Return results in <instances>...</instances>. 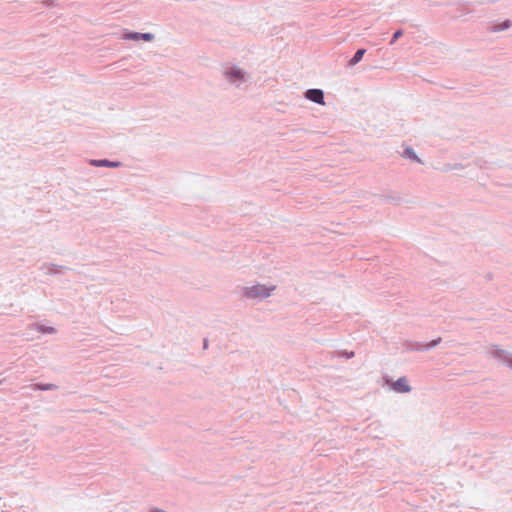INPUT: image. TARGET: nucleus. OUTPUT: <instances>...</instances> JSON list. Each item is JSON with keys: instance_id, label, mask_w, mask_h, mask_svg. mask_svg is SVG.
I'll return each mask as SVG.
<instances>
[{"instance_id": "nucleus-1", "label": "nucleus", "mask_w": 512, "mask_h": 512, "mask_svg": "<svg viewBox=\"0 0 512 512\" xmlns=\"http://www.w3.org/2000/svg\"><path fill=\"white\" fill-rule=\"evenodd\" d=\"M222 77L231 86L241 89L248 82L250 75L238 65L226 63L222 66Z\"/></svg>"}, {"instance_id": "nucleus-2", "label": "nucleus", "mask_w": 512, "mask_h": 512, "mask_svg": "<svg viewBox=\"0 0 512 512\" xmlns=\"http://www.w3.org/2000/svg\"><path fill=\"white\" fill-rule=\"evenodd\" d=\"M275 290V286H266L264 284L257 283L252 286H245L242 288V296L250 300H264L271 296Z\"/></svg>"}, {"instance_id": "nucleus-3", "label": "nucleus", "mask_w": 512, "mask_h": 512, "mask_svg": "<svg viewBox=\"0 0 512 512\" xmlns=\"http://www.w3.org/2000/svg\"><path fill=\"white\" fill-rule=\"evenodd\" d=\"M490 355L512 369V353L494 345L491 348Z\"/></svg>"}, {"instance_id": "nucleus-4", "label": "nucleus", "mask_w": 512, "mask_h": 512, "mask_svg": "<svg viewBox=\"0 0 512 512\" xmlns=\"http://www.w3.org/2000/svg\"><path fill=\"white\" fill-rule=\"evenodd\" d=\"M441 338H437V339H434L432 341H430L429 343H426V344H423V343H419V342H409L407 344V350L408 351H420V352H423V351H428L434 347H436L440 342H441Z\"/></svg>"}, {"instance_id": "nucleus-5", "label": "nucleus", "mask_w": 512, "mask_h": 512, "mask_svg": "<svg viewBox=\"0 0 512 512\" xmlns=\"http://www.w3.org/2000/svg\"><path fill=\"white\" fill-rule=\"evenodd\" d=\"M154 38H155L154 34L150 33V32L141 33V32L127 31L122 35V39L132 40V41L143 40L146 42H151L154 40Z\"/></svg>"}, {"instance_id": "nucleus-6", "label": "nucleus", "mask_w": 512, "mask_h": 512, "mask_svg": "<svg viewBox=\"0 0 512 512\" xmlns=\"http://www.w3.org/2000/svg\"><path fill=\"white\" fill-rule=\"evenodd\" d=\"M305 98L313 103L324 105V92L321 89L311 88L305 92Z\"/></svg>"}, {"instance_id": "nucleus-7", "label": "nucleus", "mask_w": 512, "mask_h": 512, "mask_svg": "<svg viewBox=\"0 0 512 512\" xmlns=\"http://www.w3.org/2000/svg\"><path fill=\"white\" fill-rule=\"evenodd\" d=\"M391 387L397 393H409L411 386L405 376L398 378L396 381L391 383Z\"/></svg>"}, {"instance_id": "nucleus-8", "label": "nucleus", "mask_w": 512, "mask_h": 512, "mask_svg": "<svg viewBox=\"0 0 512 512\" xmlns=\"http://www.w3.org/2000/svg\"><path fill=\"white\" fill-rule=\"evenodd\" d=\"M41 270H44L47 275H59V274H62L63 271L69 270V268L65 267V266L56 265V264L44 263L41 266Z\"/></svg>"}, {"instance_id": "nucleus-9", "label": "nucleus", "mask_w": 512, "mask_h": 512, "mask_svg": "<svg viewBox=\"0 0 512 512\" xmlns=\"http://www.w3.org/2000/svg\"><path fill=\"white\" fill-rule=\"evenodd\" d=\"M89 164L94 167H109V168H117L122 164L119 161H110L108 159H91Z\"/></svg>"}, {"instance_id": "nucleus-10", "label": "nucleus", "mask_w": 512, "mask_h": 512, "mask_svg": "<svg viewBox=\"0 0 512 512\" xmlns=\"http://www.w3.org/2000/svg\"><path fill=\"white\" fill-rule=\"evenodd\" d=\"M402 157L405 159H408V160L415 161L419 164L423 163L422 160L417 156V154L415 153L413 148L410 146H407L404 148V150L402 152Z\"/></svg>"}, {"instance_id": "nucleus-11", "label": "nucleus", "mask_w": 512, "mask_h": 512, "mask_svg": "<svg viewBox=\"0 0 512 512\" xmlns=\"http://www.w3.org/2000/svg\"><path fill=\"white\" fill-rule=\"evenodd\" d=\"M512 25V22L507 19L501 23H495L493 24L490 28H489V31L490 32H493V33H497V32H501V31H504V30H507L511 27Z\"/></svg>"}, {"instance_id": "nucleus-12", "label": "nucleus", "mask_w": 512, "mask_h": 512, "mask_svg": "<svg viewBox=\"0 0 512 512\" xmlns=\"http://www.w3.org/2000/svg\"><path fill=\"white\" fill-rule=\"evenodd\" d=\"M31 327L34 328L37 332L42 333V334H55L56 333V329L52 326H46L43 324L34 323V324H32Z\"/></svg>"}, {"instance_id": "nucleus-13", "label": "nucleus", "mask_w": 512, "mask_h": 512, "mask_svg": "<svg viewBox=\"0 0 512 512\" xmlns=\"http://www.w3.org/2000/svg\"><path fill=\"white\" fill-rule=\"evenodd\" d=\"M31 387L33 390H40V391H52V390H56L58 388L57 385L52 384V383H46V384L36 383V384H33Z\"/></svg>"}, {"instance_id": "nucleus-14", "label": "nucleus", "mask_w": 512, "mask_h": 512, "mask_svg": "<svg viewBox=\"0 0 512 512\" xmlns=\"http://www.w3.org/2000/svg\"><path fill=\"white\" fill-rule=\"evenodd\" d=\"M366 50L361 48V49H358L355 54L353 55V57L349 60L348 62V65L349 66H354L356 65L357 63H359L361 61V59L363 58L364 54H365Z\"/></svg>"}, {"instance_id": "nucleus-15", "label": "nucleus", "mask_w": 512, "mask_h": 512, "mask_svg": "<svg viewBox=\"0 0 512 512\" xmlns=\"http://www.w3.org/2000/svg\"><path fill=\"white\" fill-rule=\"evenodd\" d=\"M354 352L353 351H335V352H332V356L333 357H344L346 359H351L354 357Z\"/></svg>"}, {"instance_id": "nucleus-16", "label": "nucleus", "mask_w": 512, "mask_h": 512, "mask_svg": "<svg viewBox=\"0 0 512 512\" xmlns=\"http://www.w3.org/2000/svg\"><path fill=\"white\" fill-rule=\"evenodd\" d=\"M403 35V30L402 29H399L397 31L394 32L393 36H392V39L390 41V44H394L396 42V40L398 38H400L401 36Z\"/></svg>"}, {"instance_id": "nucleus-17", "label": "nucleus", "mask_w": 512, "mask_h": 512, "mask_svg": "<svg viewBox=\"0 0 512 512\" xmlns=\"http://www.w3.org/2000/svg\"><path fill=\"white\" fill-rule=\"evenodd\" d=\"M458 165H454V166H451V165H447V167L445 168V171H450V170H455V169H458Z\"/></svg>"}, {"instance_id": "nucleus-18", "label": "nucleus", "mask_w": 512, "mask_h": 512, "mask_svg": "<svg viewBox=\"0 0 512 512\" xmlns=\"http://www.w3.org/2000/svg\"><path fill=\"white\" fill-rule=\"evenodd\" d=\"M44 4L46 6H53L54 5V1L53 0H47V1L44 2Z\"/></svg>"}, {"instance_id": "nucleus-19", "label": "nucleus", "mask_w": 512, "mask_h": 512, "mask_svg": "<svg viewBox=\"0 0 512 512\" xmlns=\"http://www.w3.org/2000/svg\"><path fill=\"white\" fill-rule=\"evenodd\" d=\"M203 347H204V349H206L208 347V341L206 339L204 340Z\"/></svg>"}, {"instance_id": "nucleus-20", "label": "nucleus", "mask_w": 512, "mask_h": 512, "mask_svg": "<svg viewBox=\"0 0 512 512\" xmlns=\"http://www.w3.org/2000/svg\"><path fill=\"white\" fill-rule=\"evenodd\" d=\"M151 512H164V511H163V510H161V509L155 508V509H153Z\"/></svg>"}, {"instance_id": "nucleus-21", "label": "nucleus", "mask_w": 512, "mask_h": 512, "mask_svg": "<svg viewBox=\"0 0 512 512\" xmlns=\"http://www.w3.org/2000/svg\"><path fill=\"white\" fill-rule=\"evenodd\" d=\"M3 381H4L3 379L0 380V385H2Z\"/></svg>"}]
</instances>
